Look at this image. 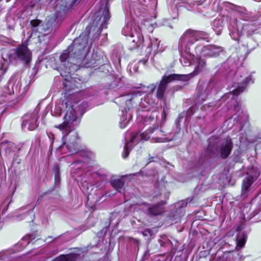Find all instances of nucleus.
Returning <instances> with one entry per match:
<instances>
[{
	"label": "nucleus",
	"instance_id": "nucleus-1",
	"mask_svg": "<svg viewBox=\"0 0 261 261\" xmlns=\"http://www.w3.org/2000/svg\"><path fill=\"white\" fill-rule=\"evenodd\" d=\"M88 35L87 32L82 33L75 38L66 50L60 56L61 62L60 68L65 69L60 73L62 77H65V80L70 76L69 73L72 65L79 64L85 57L89 48L87 47L88 40Z\"/></svg>",
	"mask_w": 261,
	"mask_h": 261
},
{
	"label": "nucleus",
	"instance_id": "nucleus-2",
	"mask_svg": "<svg viewBox=\"0 0 261 261\" xmlns=\"http://www.w3.org/2000/svg\"><path fill=\"white\" fill-rule=\"evenodd\" d=\"M79 123L80 119H78L76 116L74 115L72 111H70L66 113L63 122L56 126V127L59 128L63 134L62 139L63 144L59 148L61 151L65 147L71 153L76 152L79 150V139L77 133L74 130V128Z\"/></svg>",
	"mask_w": 261,
	"mask_h": 261
},
{
	"label": "nucleus",
	"instance_id": "nucleus-3",
	"mask_svg": "<svg viewBox=\"0 0 261 261\" xmlns=\"http://www.w3.org/2000/svg\"><path fill=\"white\" fill-rule=\"evenodd\" d=\"M207 38V34L203 32L189 29L181 37L179 40V48L180 50L181 58L187 59L189 62L193 59V55L190 53V47L196 41Z\"/></svg>",
	"mask_w": 261,
	"mask_h": 261
},
{
	"label": "nucleus",
	"instance_id": "nucleus-4",
	"mask_svg": "<svg viewBox=\"0 0 261 261\" xmlns=\"http://www.w3.org/2000/svg\"><path fill=\"white\" fill-rule=\"evenodd\" d=\"M144 123L145 125L152 124V126L149 127L145 132L141 134L142 140L146 141L151 139L155 142L165 141V138L159 137L163 136V132L158 128L156 119L153 116L146 117Z\"/></svg>",
	"mask_w": 261,
	"mask_h": 261
},
{
	"label": "nucleus",
	"instance_id": "nucleus-5",
	"mask_svg": "<svg viewBox=\"0 0 261 261\" xmlns=\"http://www.w3.org/2000/svg\"><path fill=\"white\" fill-rule=\"evenodd\" d=\"M10 62L15 63L21 61L25 64L29 63L32 59V53L27 45L21 44L16 48L9 50L6 55Z\"/></svg>",
	"mask_w": 261,
	"mask_h": 261
},
{
	"label": "nucleus",
	"instance_id": "nucleus-6",
	"mask_svg": "<svg viewBox=\"0 0 261 261\" xmlns=\"http://www.w3.org/2000/svg\"><path fill=\"white\" fill-rule=\"evenodd\" d=\"M61 21V18L55 15L44 24H41V21L38 19L31 20L30 23L33 31L38 32L40 34L38 36V37H40L41 36H44L54 32Z\"/></svg>",
	"mask_w": 261,
	"mask_h": 261
},
{
	"label": "nucleus",
	"instance_id": "nucleus-7",
	"mask_svg": "<svg viewBox=\"0 0 261 261\" xmlns=\"http://www.w3.org/2000/svg\"><path fill=\"white\" fill-rule=\"evenodd\" d=\"M189 74H171L168 75H164L160 81L156 91V96L158 99H162L164 98V93L167 88V84L175 81H187L189 80Z\"/></svg>",
	"mask_w": 261,
	"mask_h": 261
},
{
	"label": "nucleus",
	"instance_id": "nucleus-8",
	"mask_svg": "<svg viewBox=\"0 0 261 261\" xmlns=\"http://www.w3.org/2000/svg\"><path fill=\"white\" fill-rule=\"evenodd\" d=\"M39 111L35 109L33 112L25 114L22 118V127L29 130H34L38 126L37 120L39 118Z\"/></svg>",
	"mask_w": 261,
	"mask_h": 261
},
{
	"label": "nucleus",
	"instance_id": "nucleus-9",
	"mask_svg": "<svg viewBox=\"0 0 261 261\" xmlns=\"http://www.w3.org/2000/svg\"><path fill=\"white\" fill-rule=\"evenodd\" d=\"M156 85L154 84H151L148 86H143L142 87V90L138 89L132 90L128 93L123 95L122 98L126 100V104L127 105L128 109L131 106V101L134 100L135 97L138 95H141L143 93H151L155 89Z\"/></svg>",
	"mask_w": 261,
	"mask_h": 261
},
{
	"label": "nucleus",
	"instance_id": "nucleus-10",
	"mask_svg": "<svg viewBox=\"0 0 261 261\" xmlns=\"http://www.w3.org/2000/svg\"><path fill=\"white\" fill-rule=\"evenodd\" d=\"M222 51V47L215 45L203 46L199 45L195 48V53L197 56L215 57L219 56Z\"/></svg>",
	"mask_w": 261,
	"mask_h": 261
},
{
	"label": "nucleus",
	"instance_id": "nucleus-11",
	"mask_svg": "<svg viewBox=\"0 0 261 261\" xmlns=\"http://www.w3.org/2000/svg\"><path fill=\"white\" fill-rule=\"evenodd\" d=\"M241 69H240L238 72ZM237 74H238V72H237ZM237 76L238 82L237 83H235V85L234 86L235 88L232 90L230 93L228 94V97L231 95L232 96L231 98L233 96H237L243 92L248 84L253 83V80L250 76H246L245 75H244V77H243L242 75H240V77L242 79H239L238 75H237Z\"/></svg>",
	"mask_w": 261,
	"mask_h": 261
},
{
	"label": "nucleus",
	"instance_id": "nucleus-12",
	"mask_svg": "<svg viewBox=\"0 0 261 261\" xmlns=\"http://www.w3.org/2000/svg\"><path fill=\"white\" fill-rule=\"evenodd\" d=\"M232 142L231 139L229 138L222 140L218 148L215 151H213L214 153H216L217 152L220 153V156L223 159L227 158L230 154L232 148Z\"/></svg>",
	"mask_w": 261,
	"mask_h": 261
},
{
	"label": "nucleus",
	"instance_id": "nucleus-13",
	"mask_svg": "<svg viewBox=\"0 0 261 261\" xmlns=\"http://www.w3.org/2000/svg\"><path fill=\"white\" fill-rule=\"evenodd\" d=\"M129 41L130 42L129 47L130 50L143 46L144 38L139 28L137 30L135 28L134 29V34L129 37Z\"/></svg>",
	"mask_w": 261,
	"mask_h": 261
},
{
	"label": "nucleus",
	"instance_id": "nucleus-14",
	"mask_svg": "<svg viewBox=\"0 0 261 261\" xmlns=\"http://www.w3.org/2000/svg\"><path fill=\"white\" fill-rule=\"evenodd\" d=\"M110 18L109 8L106 5L102 11L101 16L96 17L93 22L94 26L97 27L99 25V29L101 30L107 28V25Z\"/></svg>",
	"mask_w": 261,
	"mask_h": 261
},
{
	"label": "nucleus",
	"instance_id": "nucleus-15",
	"mask_svg": "<svg viewBox=\"0 0 261 261\" xmlns=\"http://www.w3.org/2000/svg\"><path fill=\"white\" fill-rule=\"evenodd\" d=\"M183 61L185 64L188 63L190 65L192 63H194L195 62L196 64H197L195 67L194 71L189 74L190 75L189 79L191 77L199 73L202 70V69L205 66V62L204 60L198 58L195 59L194 56L193 59L191 60V62H189V61L187 59H183L182 58V59L180 60V62L181 63H182Z\"/></svg>",
	"mask_w": 261,
	"mask_h": 261
},
{
	"label": "nucleus",
	"instance_id": "nucleus-16",
	"mask_svg": "<svg viewBox=\"0 0 261 261\" xmlns=\"http://www.w3.org/2000/svg\"><path fill=\"white\" fill-rule=\"evenodd\" d=\"M16 81L15 80V77H12L10 80L8 86L5 87L4 90V92L6 94L11 95L14 94L15 92H17L19 88L20 84L19 82L18 81L16 85H15V83Z\"/></svg>",
	"mask_w": 261,
	"mask_h": 261
},
{
	"label": "nucleus",
	"instance_id": "nucleus-17",
	"mask_svg": "<svg viewBox=\"0 0 261 261\" xmlns=\"http://www.w3.org/2000/svg\"><path fill=\"white\" fill-rule=\"evenodd\" d=\"M160 41L155 37H150L149 38V43L147 46V54H150L151 51L154 53L158 52V49L159 46Z\"/></svg>",
	"mask_w": 261,
	"mask_h": 261
},
{
	"label": "nucleus",
	"instance_id": "nucleus-18",
	"mask_svg": "<svg viewBox=\"0 0 261 261\" xmlns=\"http://www.w3.org/2000/svg\"><path fill=\"white\" fill-rule=\"evenodd\" d=\"M142 205H144L148 209V213L150 214H152L153 215H158L161 214L164 211L163 208L162 203L161 204L160 203L153 205L152 206H149V205L146 203H142Z\"/></svg>",
	"mask_w": 261,
	"mask_h": 261
},
{
	"label": "nucleus",
	"instance_id": "nucleus-19",
	"mask_svg": "<svg viewBox=\"0 0 261 261\" xmlns=\"http://www.w3.org/2000/svg\"><path fill=\"white\" fill-rule=\"evenodd\" d=\"M123 96V95H121L120 97L119 101H125L126 102V100H124L122 98V97ZM125 105H126V108H124V110L125 111V113H123L122 115V116H121V118H120V126L122 128H124L126 126V124L127 123V122L129 121V120H127V110H129L130 109H128V107H127V105L126 103H125ZM132 106V104L131 103V106H130V108L129 109L131 108Z\"/></svg>",
	"mask_w": 261,
	"mask_h": 261
},
{
	"label": "nucleus",
	"instance_id": "nucleus-20",
	"mask_svg": "<svg viewBox=\"0 0 261 261\" xmlns=\"http://www.w3.org/2000/svg\"><path fill=\"white\" fill-rule=\"evenodd\" d=\"M87 106L86 103H82L79 107L78 109H77V107H75V109L76 110H75L74 108V106H72L71 107L69 108L67 110L66 112L67 111H72L73 113L74 114V115H76L77 119H80L77 116L78 115H79L80 116H82L83 114L85 113L84 109Z\"/></svg>",
	"mask_w": 261,
	"mask_h": 261
},
{
	"label": "nucleus",
	"instance_id": "nucleus-21",
	"mask_svg": "<svg viewBox=\"0 0 261 261\" xmlns=\"http://www.w3.org/2000/svg\"><path fill=\"white\" fill-rule=\"evenodd\" d=\"M136 138L137 136L132 137L130 141L125 145L123 151L122 153L123 158L125 159L128 156L130 150L133 147V143L135 141Z\"/></svg>",
	"mask_w": 261,
	"mask_h": 261
},
{
	"label": "nucleus",
	"instance_id": "nucleus-22",
	"mask_svg": "<svg viewBox=\"0 0 261 261\" xmlns=\"http://www.w3.org/2000/svg\"><path fill=\"white\" fill-rule=\"evenodd\" d=\"M223 21L220 19H216L213 22V29L218 35H220L222 32L223 28Z\"/></svg>",
	"mask_w": 261,
	"mask_h": 261
},
{
	"label": "nucleus",
	"instance_id": "nucleus-23",
	"mask_svg": "<svg viewBox=\"0 0 261 261\" xmlns=\"http://www.w3.org/2000/svg\"><path fill=\"white\" fill-rule=\"evenodd\" d=\"M76 257V255L73 254H62L56 257L53 261H74Z\"/></svg>",
	"mask_w": 261,
	"mask_h": 261
},
{
	"label": "nucleus",
	"instance_id": "nucleus-24",
	"mask_svg": "<svg viewBox=\"0 0 261 261\" xmlns=\"http://www.w3.org/2000/svg\"><path fill=\"white\" fill-rule=\"evenodd\" d=\"M253 182L252 176H249L243 180L242 185V193L243 194H246L247 192L248 188L251 186Z\"/></svg>",
	"mask_w": 261,
	"mask_h": 261
},
{
	"label": "nucleus",
	"instance_id": "nucleus-25",
	"mask_svg": "<svg viewBox=\"0 0 261 261\" xmlns=\"http://www.w3.org/2000/svg\"><path fill=\"white\" fill-rule=\"evenodd\" d=\"M13 147H14V144L11 142H3L1 144V147L2 148L5 147L6 152L8 154H10L11 152L12 151H13Z\"/></svg>",
	"mask_w": 261,
	"mask_h": 261
},
{
	"label": "nucleus",
	"instance_id": "nucleus-26",
	"mask_svg": "<svg viewBox=\"0 0 261 261\" xmlns=\"http://www.w3.org/2000/svg\"><path fill=\"white\" fill-rule=\"evenodd\" d=\"M122 33L123 35L126 36H129V37L134 34V31L131 24H127L122 30Z\"/></svg>",
	"mask_w": 261,
	"mask_h": 261
},
{
	"label": "nucleus",
	"instance_id": "nucleus-27",
	"mask_svg": "<svg viewBox=\"0 0 261 261\" xmlns=\"http://www.w3.org/2000/svg\"><path fill=\"white\" fill-rule=\"evenodd\" d=\"M112 186L116 190L122 189L124 185V182L120 179H115L111 181Z\"/></svg>",
	"mask_w": 261,
	"mask_h": 261
},
{
	"label": "nucleus",
	"instance_id": "nucleus-28",
	"mask_svg": "<svg viewBox=\"0 0 261 261\" xmlns=\"http://www.w3.org/2000/svg\"><path fill=\"white\" fill-rule=\"evenodd\" d=\"M35 236L34 234H28L24 237L22 239V244H23L24 246H26L29 244L32 241L35 239Z\"/></svg>",
	"mask_w": 261,
	"mask_h": 261
},
{
	"label": "nucleus",
	"instance_id": "nucleus-29",
	"mask_svg": "<svg viewBox=\"0 0 261 261\" xmlns=\"http://www.w3.org/2000/svg\"><path fill=\"white\" fill-rule=\"evenodd\" d=\"M213 87V83L212 82L209 83L205 88V94L202 93L201 95H199V97L202 96L204 95V97L202 98V100H204L205 98H206V96L208 94L211 92V89Z\"/></svg>",
	"mask_w": 261,
	"mask_h": 261
},
{
	"label": "nucleus",
	"instance_id": "nucleus-30",
	"mask_svg": "<svg viewBox=\"0 0 261 261\" xmlns=\"http://www.w3.org/2000/svg\"><path fill=\"white\" fill-rule=\"evenodd\" d=\"M62 109L59 106H56L54 111L52 112V115L55 116H60L62 114Z\"/></svg>",
	"mask_w": 261,
	"mask_h": 261
},
{
	"label": "nucleus",
	"instance_id": "nucleus-31",
	"mask_svg": "<svg viewBox=\"0 0 261 261\" xmlns=\"http://www.w3.org/2000/svg\"><path fill=\"white\" fill-rule=\"evenodd\" d=\"M237 246L242 248L243 247L246 242V239L245 237H243L241 239L238 238L237 240Z\"/></svg>",
	"mask_w": 261,
	"mask_h": 261
},
{
	"label": "nucleus",
	"instance_id": "nucleus-32",
	"mask_svg": "<svg viewBox=\"0 0 261 261\" xmlns=\"http://www.w3.org/2000/svg\"><path fill=\"white\" fill-rule=\"evenodd\" d=\"M229 30H230V35L231 36V37H232L233 39H234L236 40V39H237V38H236V37H235V36L232 37V35H234L235 33H237V35H238V34H239V33H238V28H237L236 29H234V28L232 29V28L230 27H229Z\"/></svg>",
	"mask_w": 261,
	"mask_h": 261
},
{
	"label": "nucleus",
	"instance_id": "nucleus-33",
	"mask_svg": "<svg viewBox=\"0 0 261 261\" xmlns=\"http://www.w3.org/2000/svg\"><path fill=\"white\" fill-rule=\"evenodd\" d=\"M54 171L55 172V179L56 180H57V178H58V176H59V167L58 166H56L55 167H54Z\"/></svg>",
	"mask_w": 261,
	"mask_h": 261
},
{
	"label": "nucleus",
	"instance_id": "nucleus-34",
	"mask_svg": "<svg viewBox=\"0 0 261 261\" xmlns=\"http://www.w3.org/2000/svg\"><path fill=\"white\" fill-rule=\"evenodd\" d=\"M0 261H9V259L6 255L0 254Z\"/></svg>",
	"mask_w": 261,
	"mask_h": 261
},
{
	"label": "nucleus",
	"instance_id": "nucleus-35",
	"mask_svg": "<svg viewBox=\"0 0 261 261\" xmlns=\"http://www.w3.org/2000/svg\"><path fill=\"white\" fill-rule=\"evenodd\" d=\"M144 236H148L149 235H151V230L149 229L145 230L143 232H142Z\"/></svg>",
	"mask_w": 261,
	"mask_h": 261
},
{
	"label": "nucleus",
	"instance_id": "nucleus-36",
	"mask_svg": "<svg viewBox=\"0 0 261 261\" xmlns=\"http://www.w3.org/2000/svg\"><path fill=\"white\" fill-rule=\"evenodd\" d=\"M148 61V58L147 57H145V58L142 59V60H140L139 61V63H142L143 64H145Z\"/></svg>",
	"mask_w": 261,
	"mask_h": 261
},
{
	"label": "nucleus",
	"instance_id": "nucleus-37",
	"mask_svg": "<svg viewBox=\"0 0 261 261\" xmlns=\"http://www.w3.org/2000/svg\"><path fill=\"white\" fill-rule=\"evenodd\" d=\"M233 104L234 107H236L237 106V102L236 99H233Z\"/></svg>",
	"mask_w": 261,
	"mask_h": 261
},
{
	"label": "nucleus",
	"instance_id": "nucleus-38",
	"mask_svg": "<svg viewBox=\"0 0 261 261\" xmlns=\"http://www.w3.org/2000/svg\"><path fill=\"white\" fill-rule=\"evenodd\" d=\"M133 70L135 71V72H137V69L136 68V67H135V65L133 67Z\"/></svg>",
	"mask_w": 261,
	"mask_h": 261
},
{
	"label": "nucleus",
	"instance_id": "nucleus-39",
	"mask_svg": "<svg viewBox=\"0 0 261 261\" xmlns=\"http://www.w3.org/2000/svg\"><path fill=\"white\" fill-rule=\"evenodd\" d=\"M65 105H66V108H67V102H65Z\"/></svg>",
	"mask_w": 261,
	"mask_h": 261
},
{
	"label": "nucleus",
	"instance_id": "nucleus-40",
	"mask_svg": "<svg viewBox=\"0 0 261 261\" xmlns=\"http://www.w3.org/2000/svg\"><path fill=\"white\" fill-rule=\"evenodd\" d=\"M141 86H142L140 88H141L142 89V87L143 86L142 84H141Z\"/></svg>",
	"mask_w": 261,
	"mask_h": 261
}]
</instances>
